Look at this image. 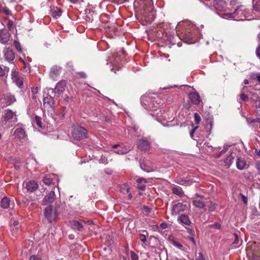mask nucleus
<instances>
[{"label":"nucleus","mask_w":260,"mask_h":260,"mask_svg":"<svg viewBox=\"0 0 260 260\" xmlns=\"http://www.w3.org/2000/svg\"><path fill=\"white\" fill-rule=\"evenodd\" d=\"M38 187L37 183L35 181H29L26 183V188L30 192L35 191Z\"/></svg>","instance_id":"obj_22"},{"label":"nucleus","mask_w":260,"mask_h":260,"mask_svg":"<svg viewBox=\"0 0 260 260\" xmlns=\"http://www.w3.org/2000/svg\"><path fill=\"white\" fill-rule=\"evenodd\" d=\"M256 168L260 173V161H258L256 162Z\"/></svg>","instance_id":"obj_58"},{"label":"nucleus","mask_w":260,"mask_h":260,"mask_svg":"<svg viewBox=\"0 0 260 260\" xmlns=\"http://www.w3.org/2000/svg\"><path fill=\"white\" fill-rule=\"evenodd\" d=\"M213 5L215 9L222 11L225 10L226 3L223 0H214Z\"/></svg>","instance_id":"obj_17"},{"label":"nucleus","mask_w":260,"mask_h":260,"mask_svg":"<svg viewBox=\"0 0 260 260\" xmlns=\"http://www.w3.org/2000/svg\"><path fill=\"white\" fill-rule=\"evenodd\" d=\"M60 70V68L57 66L52 67L50 72V77L53 79L59 75Z\"/></svg>","instance_id":"obj_26"},{"label":"nucleus","mask_w":260,"mask_h":260,"mask_svg":"<svg viewBox=\"0 0 260 260\" xmlns=\"http://www.w3.org/2000/svg\"><path fill=\"white\" fill-rule=\"evenodd\" d=\"M209 227L210 228L220 229L221 228V225H220V224H219L218 223H215L214 224H209Z\"/></svg>","instance_id":"obj_40"},{"label":"nucleus","mask_w":260,"mask_h":260,"mask_svg":"<svg viewBox=\"0 0 260 260\" xmlns=\"http://www.w3.org/2000/svg\"><path fill=\"white\" fill-rule=\"evenodd\" d=\"M44 214L49 223H52L57 217L56 210H53L51 205H49L46 207L44 210Z\"/></svg>","instance_id":"obj_4"},{"label":"nucleus","mask_w":260,"mask_h":260,"mask_svg":"<svg viewBox=\"0 0 260 260\" xmlns=\"http://www.w3.org/2000/svg\"><path fill=\"white\" fill-rule=\"evenodd\" d=\"M190 102L194 105H199L201 102L200 95L197 92H191L188 95Z\"/></svg>","instance_id":"obj_16"},{"label":"nucleus","mask_w":260,"mask_h":260,"mask_svg":"<svg viewBox=\"0 0 260 260\" xmlns=\"http://www.w3.org/2000/svg\"><path fill=\"white\" fill-rule=\"evenodd\" d=\"M67 83V81L65 80H62L57 83L54 89V92L57 96L58 97L65 90Z\"/></svg>","instance_id":"obj_6"},{"label":"nucleus","mask_w":260,"mask_h":260,"mask_svg":"<svg viewBox=\"0 0 260 260\" xmlns=\"http://www.w3.org/2000/svg\"><path fill=\"white\" fill-rule=\"evenodd\" d=\"M5 100L8 105H11L16 101L15 96L10 93H8L5 96Z\"/></svg>","instance_id":"obj_27"},{"label":"nucleus","mask_w":260,"mask_h":260,"mask_svg":"<svg viewBox=\"0 0 260 260\" xmlns=\"http://www.w3.org/2000/svg\"><path fill=\"white\" fill-rule=\"evenodd\" d=\"M134 7L137 19L143 25L151 23L154 19L155 12L152 0H135Z\"/></svg>","instance_id":"obj_1"},{"label":"nucleus","mask_w":260,"mask_h":260,"mask_svg":"<svg viewBox=\"0 0 260 260\" xmlns=\"http://www.w3.org/2000/svg\"><path fill=\"white\" fill-rule=\"evenodd\" d=\"M159 227L161 229H165L167 228V224L166 223V222H162L160 225H159Z\"/></svg>","instance_id":"obj_52"},{"label":"nucleus","mask_w":260,"mask_h":260,"mask_svg":"<svg viewBox=\"0 0 260 260\" xmlns=\"http://www.w3.org/2000/svg\"><path fill=\"white\" fill-rule=\"evenodd\" d=\"M173 193L178 196H181L183 194L182 189L180 187H174L172 188Z\"/></svg>","instance_id":"obj_32"},{"label":"nucleus","mask_w":260,"mask_h":260,"mask_svg":"<svg viewBox=\"0 0 260 260\" xmlns=\"http://www.w3.org/2000/svg\"><path fill=\"white\" fill-rule=\"evenodd\" d=\"M19 224V222L18 221H14L13 222V226L16 229H17L18 228V226Z\"/></svg>","instance_id":"obj_55"},{"label":"nucleus","mask_w":260,"mask_h":260,"mask_svg":"<svg viewBox=\"0 0 260 260\" xmlns=\"http://www.w3.org/2000/svg\"><path fill=\"white\" fill-rule=\"evenodd\" d=\"M187 205L183 203H178L172 206L171 213L172 215H177L180 212H183L187 209Z\"/></svg>","instance_id":"obj_5"},{"label":"nucleus","mask_w":260,"mask_h":260,"mask_svg":"<svg viewBox=\"0 0 260 260\" xmlns=\"http://www.w3.org/2000/svg\"><path fill=\"white\" fill-rule=\"evenodd\" d=\"M236 167L239 170H243L248 167L245 159L240 156H237L236 159Z\"/></svg>","instance_id":"obj_10"},{"label":"nucleus","mask_w":260,"mask_h":260,"mask_svg":"<svg viewBox=\"0 0 260 260\" xmlns=\"http://www.w3.org/2000/svg\"><path fill=\"white\" fill-rule=\"evenodd\" d=\"M240 98L244 102L248 101L249 100L248 96L244 93L240 94Z\"/></svg>","instance_id":"obj_43"},{"label":"nucleus","mask_w":260,"mask_h":260,"mask_svg":"<svg viewBox=\"0 0 260 260\" xmlns=\"http://www.w3.org/2000/svg\"><path fill=\"white\" fill-rule=\"evenodd\" d=\"M62 11L61 10L57 8H53L51 9L50 12V15L55 18H57L59 17L61 15Z\"/></svg>","instance_id":"obj_25"},{"label":"nucleus","mask_w":260,"mask_h":260,"mask_svg":"<svg viewBox=\"0 0 260 260\" xmlns=\"http://www.w3.org/2000/svg\"><path fill=\"white\" fill-rule=\"evenodd\" d=\"M234 240L232 243V247L234 248H238L242 245V240H240L239 236L237 233H234L233 234Z\"/></svg>","instance_id":"obj_23"},{"label":"nucleus","mask_w":260,"mask_h":260,"mask_svg":"<svg viewBox=\"0 0 260 260\" xmlns=\"http://www.w3.org/2000/svg\"><path fill=\"white\" fill-rule=\"evenodd\" d=\"M15 116V114L11 110H8L6 111L5 116H4V120L5 121H9L12 120L14 117Z\"/></svg>","instance_id":"obj_29"},{"label":"nucleus","mask_w":260,"mask_h":260,"mask_svg":"<svg viewBox=\"0 0 260 260\" xmlns=\"http://www.w3.org/2000/svg\"><path fill=\"white\" fill-rule=\"evenodd\" d=\"M13 21L12 20H9L7 23V27L9 29H11L13 26Z\"/></svg>","instance_id":"obj_48"},{"label":"nucleus","mask_w":260,"mask_h":260,"mask_svg":"<svg viewBox=\"0 0 260 260\" xmlns=\"http://www.w3.org/2000/svg\"><path fill=\"white\" fill-rule=\"evenodd\" d=\"M255 152L256 153V155L260 157V149L259 150H257V149H255Z\"/></svg>","instance_id":"obj_61"},{"label":"nucleus","mask_w":260,"mask_h":260,"mask_svg":"<svg viewBox=\"0 0 260 260\" xmlns=\"http://www.w3.org/2000/svg\"><path fill=\"white\" fill-rule=\"evenodd\" d=\"M72 225L74 229H76L80 231H82L83 227L81 223L78 221H73Z\"/></svg>","instance_id":"obj_30"},{"label":"nucleus","mask_w":260,"mask_h":260,"mask_svg":"<svg viewBox=\"0 0 260 260\" xmlns=\"http://www.w3.org/2000/svg\"><path fill=\"white\" fill-rule=\"evenodd\" d=\"M216 207V205L212 202H211L210 205L209 207V211H214Z\"/></svg>","instance_id":"obj_44"},{"label":"nucleus","mask_w":260,"mask_h":260,"mask_svg":"<svg viewBox=\"0 0 260 260\" xmlns=\"http://www.w3.org/2000/svg\"><path fill=\"white\" fill-rule=\"evenodd\" d=\"M55 197L56 195L54 191L53 190L50 191L44 198L42 204L44 206L51 204L55 200Z\"/></svg>","instance_id":"obj_7"},{"label":"nucleus","mask_w":260,"mask_h":260,"mask_svg":"<svg viewBox=\"0 0 260 260\" xmlns=\"http://www.w3.org/2000/svg\"><path fill=\"white\" fill-rule=\"evenodd\" d=\"M194 118L195 123L196 124H199V123L201 122V118L200 115L198 113H196L194 115Z\"/></svg>","instance_id":"obj_39"},{"label":"nucleus","mask_w":260,"mask_h":260,"mask_svg":"<svg viewBox=\"0 0 260 260\" xmlns=\"http://www.w3.org/2000/svg\"><path fill=\"white\" fill-rule=\"evenodd\" d=\"M13 43L16 49L20 52L21 51V46L20 43L16 40H14Z\"/></svg>","instance_id":"obj_36"},{"label":"nucleus","mask_w":260,"mask_h":260,"mask_svg":"<svg viewBox=\"0 0 260 260\" xmlns=\"http://www.w3.org/2000/svg\"><path fill=\"white\" fill-rule=\"evenodd\" d=\"M0 12H3L8 16L11 15L10 11L6 7L0 8Z\"/></svg>","instance_id":"obj_37"},{"label":"nucleus","mask_w":260,"mask_h":260,"mask_svg":"<svg viewBox=\"0 0 260 260\" xmlns=\"http://www.w3.org/2000/svg\"><path fill=\"white\" fill-rule=\"evenodd\" d=\"M9 71V68L0 65V77H4Z\"/></svg>","instance_id":"obj_31"},{"label":"nucleus","mask_w":260,"mask_h":260,"mask_svg":"<svg viewBox=\"0 0 260 260\" xmlns=\"http://www.w3.org/2000/svg\"><path fill=\"white\" fill-rule=\"evenodd\" d=\"M253 9L257 12H260V0H254L253 2Z\"/></svg>","instance_id":"obj_33"},{"label":"nucleus","mask_w":260,"mask_h":260,"mask_svg":"<svg viewBox=\"0 0 260 260\" xmlns=\"http://www.w3.org/2000/svg\"><path fill=\"white\" fill-rule=\"evenodd\" d=\"M256 79L259 82H260V74L256 75Z\"/></svg>","instance_id":"obj_63"},{"label":"nucleus","mask_w":260,"mask_h":260,"mask_svg":"<svg viewBox=\"0 0 260 260\" xmlns=\"http://www.w3.org/2000/svg\"><path fill=\"white\" fill-rule=\"evenodd\" d=\"M31 92L32 94H37L38 92V87H32L31 89Z\"/></svg>","instance_id":"obj_50"},{"label":"nucleus","mask_w":260,"mask_h":260,"mask_svg":"<svg viewBox=\"0 0 260 260\" xmlns=\"http://www.w3.org/2000/svg\"><path fill=\"white\" fill-rule=\"evenodd\" d=\"M198 128V126H196L194 128H193L190 133V135L191 136H193V134L194 133V132H195V131Z\"/></svg>","instance_id":"obj_60"},{"label":"nucleus","mask_w":260,"mask_h":260,"mask_svg":"<svg viewBox=\"0 0 260 260\" xmlns=\"http://www.w3.org/2000/svg\"><path fill=\"white\" fill-rule=\"evenodd\" d=\"M196 260H205L203 254L201 252L199 253L198 255L196 258Z\"/></svg>","instance_id":"obj_49"},{"label":"nucleus","mask_w":260,"mask_h":260,"mask_svg":"<svg viewBox=\"0 0 260 260\" xmlns=\"http://www.w3.org/2000/svg\"><path fill=\"white\" fill-rule=\"evenodd\" d=\"M10 34L6 29L0 30V43L3 44H6L10 40Z\"/></svg>","instance_id":"obj_13"},{"label":"nucleus","mask_w":260,"mask_h":260,"mask_svg":"<svg viewBox=\"0 0 260 260\" xmlns=\"http://www.w3.org/2000/svg\"><path fill=\"white\" fill-rule=\"evenodd\" d=\"M84 222L85 223H86L87 224H89V225L93 224L92 220H87V221L84 220Z\"/></svg>","instance_id":"obj_59"},{"label":"nucleus","mask_w":260,"mask_h":260,"mask_svg":"<svg viewBox=\"0 0 260 260\" xmlns=\"http://www.w3.org/2000/svg\"><path fill=\"white\" fill-rule=\"evenodd\" d=\"M178 220L180 222L186 225H189L191 223V221H190L188 215L184 214H181L179 216L178 218Z\"/></svg>","instance_id":"obj_24"},{"label":"nucleus","mask_w":260,"mask_h":260,"mask_svg":"<svg viewBox=\"0 0 260 260\" xmlns=\"http://www.w3.org/2000/svg\"><path fill=\"white\" fill-rule=\"evenodd\" d=\"M54 104V100L53 98L48 94L43 99V105L45 108H52Z\"/></svg>","instance_id":"obj_14"},{"label":"nucleus","mask_w":260,"mask_h":260,"mask_svg":"<svg viewBox=\"0 0 260 260\" xmlns=\"http://www.w3.org/2000/svg\"><path fill=\"white\" fill-rule=\"evenodd\" d=\"M142 181H144L145 183H146V180H145L144 178H139V179H138L137 180V182L138 183H141V182H142Z\"/></svg>","instance_id":"obj_57"},{"label":"nucleus","mask_w":260,"mask_h":260,"mask_svg":"<svg viewBox=\"0 0 260 260\" xmlns=\"http://www.w3.org/2000/svg\"><path fill=\"white\" fill-rule=\"evenodd\" d=\"M120 191L123 194L127 193L128 199L129 200H131L132 199V196L131 193L130 192V187H129L128 185L127 184H123L121 185L120 187Z\"/></svg>","instance_id":"obj_21"},{"label":"nucleus","mask_w":260,"mask_h":260,"mask_svg":"<svg viewBox=\"0 0 260 260\" xmlns=\"http://www.w3.org/2000/svg\"><path fill=\"white\" fill-rule=\"evenodd\" d=\"M1 205L4 209H13L15 206L14 202L7 197H4L2 199Z\"/></svg>","instance_id":"obj_12"},{"label":"nucleus","mask_w":260,"mask_h":260,"mask_svg":"<svg viewBox=\"0 0 260 260\" xmlns=\"http://www.w3.org/2000/svg\"><path fill=\"white\" fill-rule=\"evenodd\" d=\"M259 248L257 251L254 250L251 256L250 257V260H260V244L258 246Z\"/></svg>","instance_id":"obj_28"},{"label":"nucleus","mask_w":260,"mask_h":260,"mask_svg":"<svg viewBox=\"0 0 260 260\" xmlns=\"http://www.w3.org/2000/svg\"><path fill=\"white\" fill-rule=\"evenodd\" d=\"M13 135L16 138H18L20 140H25L27 137L25 132L21 127L16 128L15 130Z\"/></svg>","instance_id":"obj_15"},{"label":"nucleus","mask_w":260,"mask_h":260,"mask_svg":"<svg viewBox=\"0 0 260 260\" xmlns=\"http://www.w3.org/2000/svg\"><path fill=\"white\" fill-rule=\"evenodd\" d=\"M43 181L44 184L49 185L52 183V179L50 177L46 176L44 177Z\"/></svg>","instance_id":"obj_35"},{"label":"nucleus","mask_w":260,"mask_h":260,"mask_svg":"<svg viewBox=\"0 0 260 260\" xmlns=\"http://www.w3.org/2000/svg\"><path fill=\"white\" fill-rule=\"evenodd\" d=\"M131 257L132 260H138V255L133 251H131Z\"/></svg>","instance_id":"obj_41"},{"label":"nucleus","mask_w":260,"mask_h":260,"mask_svg":"<svg viewBox=\"0 0 260 260\" xmlns=\"http://www.w3.org/2000/svg\"><path fill=\"white\" fill-rule=\"evenodd\" d=\"M209 199L204 197H201V199H194L192 201L193 205L197 208H204L207 203L209 202Z\"/></svg>","instance_id":"obj_9"},{"label":"nucleus","mask_w":260,"mask_h":260,"mask_svg":"<svg viewBox=\"0 0 260 260\" xmlns=\"http://www.w3.org/2000/svg\"><path fill=\"white\" fill-rule=\"evenodd\" d=\"M155 100V98L152 99L147 95H144L142 96L141 98L142 105L143 106L144 108L147 110H156L155 108H156V106L154 105V102Z\"/></svg>","instance_id":"obj_3"},{"label":"nucleus","mask_w":260,"mask_h":260,"mask_svg":"<svg viewBox=\"0 0 260 260\" xmlns=\"http://www.w3.org/2000/svg\"><path fill=\"white\" fill-rule=\"evenodd\" d=\"M145 184L138 185V188L141 190H144L146 188Z\"/></svg>","instance_id":"obj_51"},{"label":"nucleus","mask_w":260,"mask_h":260,"mask_svg":"<svg viewBox=\"0 0 260 260\" xmlns=\"http://www.w3.org/2000/svg\"><path fill=\"white\" fill-rule=\"evenodd\" d=\"M72 135L74 139L80 140L87 137V131L83 127L75 126L72 130Z\"/></svg>","instance_id":"obj_2"},{"label":"nucleus","mask_w":260,"mask_h":260,"mask_svg":"<svg viewBox=\"0 0 260 260\" xmlns=\"http://www.w3.org/2000/svg\"><path fill=\"white\" fill-rule=\"evenodd\" d=\"M179 38L183 40L184 42L187 43H190L191 41L193 38V35L188 30L185 31H181L178 34Z\"/></svg>","instance_id":"obj_11"},{"label":"nucleus","mask_w":260,"mask_h":260,"mask_svg":"<svg viewBox=\"0 0 260 260\" xmlns=\"http://www.w3.org/2000/svg\"><path fill=\"white\" fill-rule=\"evenodd\" d=\"M255 54L256 56L260 59V45L256 49Z\"/></svg>","instance_id":"obj_47"},{"label":"nucleus","mask_w":260,"mask_h":260,"mask_svg":"<svg viewBox=\"0 0 260 260\" xmlns=\"http://www.w3.org/2000/svg\"><path fill=\"white\" fill-rule=\"evenodd\" d=\"M174 245L177 246V247L180 248L182 247V245L179 242L176 241H173Z\"/></svg>","instance_id":"obj_53"},{"label":"nucleus","mask_w":260,"mask_h":260,"mask_svg":"<svg viewBox=\"0 0 260 260\" xmlns=\"http://www.w3.org/2000/svg\"><path fill=\"white\" fill-rule=\"evenodd\" d=\"M138 147L141 150H147L150 148L149 142L145 139H141L139 140Z\"/></svg>","instance_id":"obj_19"},{"label":"nucleus","mask_w":260,"mask_h":260,"mask_svg":"<svg viewBox=\"0 0 260 260\" xmlns=\"http://www.w3.org/2000/svg\"><path fill=\"white\" fill-rule=\"evenodd\" d=\"M78 74L81 78H85L86 77V75L84 72H79Z\"/></svg>","instance_id":"obj_54"},{"label":"nucleus","mask_w":260,"mask_h":260,"mask_svg":"<svg viewBox=\"0 0 260 260\" xmlns=\"http://www.w3.org/2000/svg\"><path fill=\"white\" fill-rule=\"evenodd\" d=\"M240 195L241 196V198H242V200L243 201L245 205H247V202H248L247 197L246 196H245L244 194H243L242 193H240Z\"/></svg>","instance_id":"obj_46"},{"label":"nucleus","mask_w":260,"mask_h":260,"mask_svg":"<svg viewBox=\"0 0 260 260\" xmlns=\"http://www.w3.org/2000/svg\"><path fill=\"white\" fill-rule=\"evenodd\" d=\"M11 76L13 81L18 86L20 87L23 85V78L16 72H12Z\"/></svg>","instance_id":"obj_18"},{"label":"nucleus","mask_w":260,"mask_h":260,"mask_svg":"<svg viewBox=\"0 0 260 260\" xmlns=\"http://www.w3.org/2000/svg\"><path fill=\"white\" fill-rule=\"evenodd\" d=\"M29 260H42V259L40 256L34 254L30 256Z\"/></svg>","instance_id":"obj_42"},{"label":"nucleus","mask_w":260,"mask_h":260,"mask_svg":"<svg viewBox=\"0 0 260 260\" xmlns=\"http://www.w3.org/2000/svg\"><path fill=\"white\" fill-rule=\"evenodd\" d=\"M195 196L198 197L199 199H201V197H204L202 195H200L198 193H196L195 194Z\"/></svg>","instance_id":"obj_62"},{"label":"nucleus","mask_w":260,"mask_h":260,"mask_svg":"<svg viewBox=\"0 0 260 260\" xmlns=\"http://www.w3.org/2000/svg\"><path fill=\"white\" fill-rule=\"evenodd\" d=\"M42 119L40 117L38 116H36L35 117V121L34 122L36 123V124L40 128L42 127Z\"/></svg>","instance_id":"obj_34"},{"label":"nucleus","mask_w":260,"mask_h":260,"mask_svg":"<svg viewBox=\"0 0 260 260\" xmlns=\"http://www.w3.org/2000/svg\"><path fill=\"white\" fill-rule=\"evenodd\" d=\"M236 154L235 153L231 152L223 160L225 166L229 168L234 162V159Z\"/></svg>","instance_id":"obj_20"},{"label":"nucleus","mask_w":260,"mask_h":260,"mask_svg":"<svg viewBox=\"0 0 260 260\" xmlns=\"http://www.w3.org/2000/svg\"><path fill=\"white\" fill-rule=\"evenodd\" d=\"M188 239L189 241L192 243L193 245L195 246L196 243L194 238L192 237H189Z\"/></svg>","instance_id":"obj_56"},{"label":"nucleus","mask_w":260,"mask_h":260,"mask_svg":"<svg viewBox=\"0 0 260 260\" xmlns=\"http://www.w3.org/2000/svg\"><path fill=\"white\" fill-rule=\"evenodd\" d=\"M139 239L143 243H145L147 241L146 236L144 234L140 235Z\"/></svg>","instance_id":"obj_45"},{"label":"nucleus","mask_w":260,"mask_h":260,"mask_svg":"<svg viewBox=\"0 0 260 260\" xmlns=\"http://www.w3.org/2000/svg\"><path fill=\"white\" fill-rule=\"evenodd\" d=\"M3 52L4 57L7 61L10 62L15 59V56L14 53L10 47H5Z\"/></svg>","instance_id":"obj_8"},{"label":"nucleus","mask_w":260,"mask_h":260,"mask_svg":"<svg viewBox=\"0 0 260 260\" xmlns=\"http://www.w3.org/2000/svg\"><path fill=\"white\" fill-rule=\"evenodd\" d=\"M128 150L125 148H122L121 149L118 150L116 153L118 154H123L127 153Z\"/></svg>","instance_id":"obj_38"},{"label":"nucleus","mask_w":260,"mask_h":260,"mask_svg":"<svg viewBox=\"0 0 260 260\" xmlns=\"http://www.w3.org/2000/svg\"><path fill=\"white\" fill-rule=\"evenodd\" d=\"M244 83L245 84H249V81H248V80L247 79H245V80H244Z\"/></svg>","instance_id":"obj_64"}]
</instances>
